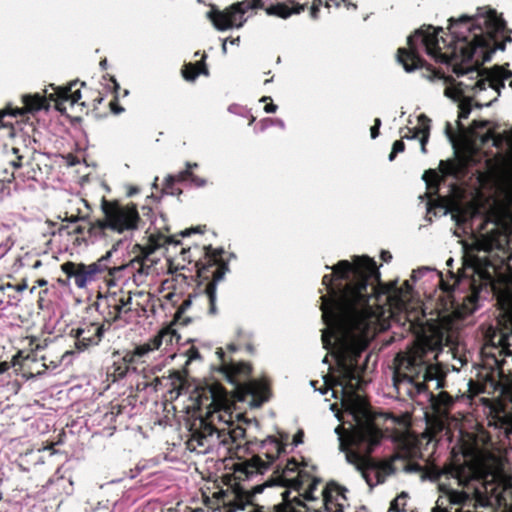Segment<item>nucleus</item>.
Masks as SVG:
<instances>
[{"instance_id":"obj_1","label":"nucleus","mask_w":512,"mask_h":512,"mask_svg":"<svg viewBox=\"0 0 512 512\" xmlns=\"http://www.w3.org/2000/svg\"><path fill=\"white\" fill-rule=\"evenodd\" d=\"M322 278L327 294L321 296L322 319L326 328L322 332L323 348L337 362L339 377L331 380L324 376L325 395H341L343 414L335 416L342 422L334 432L339 449L348 463H381L370 457L383 433L376 423L371 406L356 393L360 388L358 358L368 345L384 312V305L408 312L413 300V288L408 280L398 286L391 282L380 284L375 261L368 256H354L353 261L341 260Z\"/></svg>"},{"instance_id":"obj_2","label":"nucleus","mask_w":512,"mask_h":512,"mask_svg":"<svg viewBox=\"0 0 512 512\" xmlns=\"http://www.w3.org/2000/svg\"><path fill=\"white\" fill-rule=\"evenodd\" d=\"M449 22L453 45L446 44V40L438 36L443 28L433 26L423 27L408 37L409 48L398 49V61L405 71L423 67L424 60L417 50L419 44L435 61L452 65L458 60L471 61L475 57L487 61L492 53L505 50L506 42H512L506 35L505 22L492 9L479 8L473 18L462 16L458 20L450 18Z\"/></svg>"},{"instance_id":"obj_3","label":"nucleus","mask_w":512,"mask_h":512,"mask_svg":"<svg viewBox=\"0 0 512 512\" xmlns=\"http://www.w3.org/2000/svg\"><path fill=\"white\" fill-rule=\"evenodd\" d=\"M422 318H412L407 314L409 329L418 336L417 343L408 351L396 355L393 371V385L398 393H404L413 397L418 394H425L432 407L441 411L453 403L452 397L446 392H439L435 395L431 389L439 390L443 387L444 377L436 365L430 362L429 353L441 351V339L432 340L426 334Z\"/></svg>"},{"instance_id":"obj_4","label":"nucleus","mask_w":512,"mask_h":512,"mask_svg":"<svg viewBox=\"0 0 512 512\" xmlns=\"http://www.w3.org/2000/svg\"><path fill=\"white\" fill-rule=\"evenodd\" d=\"M194 399L198 410L205 414L198 419V425L192 430L188 445L199 453H209L217 447L230 445L244 438L246 430L243 424H256V420L246 418L242 413H233L220 403V393L215 387H197Z\"/></svg>"},{"instance_id":"obj_5","label":"nucleus","mask_w":512,"mask_h":512,"mask_svg":"<svg viewBox=\"0 0 512 512\" xmlns=\"http://www.w3.org/2000/svg\"><path fill=\"white\" fill-rule=\"evenodd\" d=\"M454 72L458 76L468 75L466 80L456 81L453 78L445 80V96L458 102L459 115L457 127L461 132L466 130L462 120L467 119L472 111V97L481 91L491 88L497 95H500L501 89L505 88L506 83L512 89V71L504 66H495L483 77L479 70L469 68L464 71L462 68L455 67Z\"/></svg>"},{"instance_id":"obj_6","label":"nucleus","mask_w":512,"mask_h":512,"mask_svg":"<svg viewBox=\"0 0 512 512\" xmlns=\"http://www.w3.org/2000/svg\"><path fill=\"white\" fill-rule=\"evenodd\" d=\"M216 355L221 362L219 373L232 385L236 400L258 408L269 399L267 384L250 377L251 367L247 363L228 360L222 348L216 350Z\"/></svg>"},{"instance_id":"obj_7","label":"nucleus","mask_w":512,"mask_h":512,"mask_svg":"<svg viewBox=\"0 0 512 512\" xmlns=\"http://www.w3.org/2000/svg\"><path fill=\"white\" fill-rule=\"evenodd\" d=\"M102 211L104 219H98L89 223V232L95 237L102 236L106 229L117 233L136 230L141 220L138 210L134 205H119L104 200L102 202Z\"/></svg>"},{"instance_id":"obj_8","label":"nucleus","mask_w":512,"mask_h":512,"mask_svg":"<svg viewBox=\"0 0 512 512\" xmlns=\"http://www.w3.org/2000/svg\"><path fill=\"white\" fill-rule=\"evenodd\" d=\"M263 6V0H251L248 3L237 2L225 10H219L212 6L206 16L217 30L225 31L233 27L240 28L245 21L243 16L248 9L262 8Z\"/></svg>"},{"instance_id":"obj_9","label":"nucleus","mask_w":512,"mask_h":512,"mask_svg":"<svg viewBox=\"0 0 512 512\" xmlns=\"http://www.w3.org/2000/svg\"><path fill=\"white\" fill-rule=\"evenodd\" d=\"M116 249V245H114L104 256L89 265L68 261L61 265V270L68 278L74 279V283L78 288H85L87 284L97 279L98 274L106 270L110 271L107 263Z\"/></svg>"},{"instance_id":"obj_10","label":"nucleus","mask_w":512,"mask_h":512,"mask_svg":"<svg viewBox=\"0 0 512 512\" xmlns=\"http://www.w3.org/2000/svg\"><path fill=\"white\" fill-rule=\"evenodd\" d=\"M492 281L489 271L480 266L471 265L466 267L464 279L461 280L471 289V294L468 295L467 303H464V313H473L476 310L478 301V294L484 286H487Z\"/></svg>"},{"instance_id":"obj_11","label":"nucleus","mask_w":512,"mask_h":512,"mask_svg":"<svg viewBox=\"0 0 512 512\" xmlns=\"http://www.w3.org/2000/svg\"><path fill=\"white\" fill-rule=\"evenodd\" d=\"M223 252V249H213L211 247L207 250V255L209 256L210 261L213 262L212 265L216 266L212 271V281L206 285L204 290V297L209 303L208 312L211 315H215L217 313V285L224 279L226 273L229 271L228 264L220 259Z\"/></svg>"},{"instance_id":"obj_12","label":"nucleus","mask_w":512,"mask_h":512,"mask_svg":"<svg viewBox=\"0 0 512 512\" xmlns=\"http://www.w3.org/2000/svg\"><path fill=\"white\" fill-rule=\"evenodd\" d=\"M265 445H270L271 450H268L266 452V457L268 458V461H264L260 456H253L248 462H247V474H253V473H264L270 466L271 463L275 461L277 456L285 450V447L281 445L276 439L269 437L265 441Z\"/></svg>"},{"instance_id":"obj_13","label":"nucleus","mask_w":512,"mask_h":512,"mask_svg":"<svg viewBox=\"0 0 512 512\" xmlns=\"http://www.w3.org/2000/svg\"><path fill=\"white\" fill-rule=\"evenodd\" d=\"M104 326L97 323H88L75 330V346L79 351H84L92 345H97L103 336Z\"/></svg>"},{"instance_id":"obj_14","label":"nucleus","mask_w":512,"mask_h":512,"mask_svg":"<svg viewBox=\"0 0 512 512\" xmlns=\"http://www.w3.org/2000/svg\"><path fill=\"white\" fill-rule=\"evenodd\" d=\"M22 102L24 104L23 108H15L11 110H0V125L3 123L4 117L7 115L16 116L23 115L26 112H37L42 109H48L49 105L47 102V98L41 96L40 94L34 95H23Z\"/></svg>"},{"instance_id":"obj_15","label":"nucleus","mask_w":512,"mask_h":512,"mask_svg":"<svg viewBox=\"0 0 512 512\" xmlns=\"http://www.w3.org/2000/svg\"><path fill=\"white\" fill-rule=\"evenodd\" d=\"M76 84V82H73L69 85V87H57L55 88L54 93L49 94L48 97L50 100L56 103L57 110H65V102H70L71 105H74L81 99L82 95L80 89L73 90Z\"/></svg>"},{"instance_id":"obj_16","label":"nucleus","mask_w":512,"mask_h":512,"mask_svg":"<svg viewBox=\"0 0 512 512\" xmlns=\"http://www.w3.org/2000/svg\"><path fill=\"white\" fill-rule=\"evenodd\" d=\"M440 490L444 493L451 504L454 505H467L472 501V492L469 491H458L445 483L439 485Z\"/></svg>"},{"instance_id":"obj_17","label":"nucleus","mask_w":512,"mask_h":512,"mask_svg":"<svg viewBox=\"0 0 512 512\" xmlns=\"http://www.w3.org/2000/svg\"><path fill=\"white\" fill-rule=\"evenodd\" d=\"M163 336H154L152 339L144 344L136 346L133 354L129 358V362H132L135 357L143 358L149 356L150 353L155 352L161 348V338Z\"/></svg>"},{"instance_id":"obj_18","label":"nucleus","mask_w":512,"mask_h":512,"mask_svg":"<svg viewBox=\"0 0 512 512\" xmlns=\"http://www.w3.org/2000/svg\"><path fill=\"white\" fill-rule=\"evenodd\" d=\"M451 477L457 483L459 487H468L470 482L474 480V473L471 468L466 467L464 465H458L449 471Z\"/></svg>"},{"instance_id":"obj_19","label":"nucleus","mask_w":512,"mask_h":512,"mask_svg":"<svg viewBox=\"0 0 512 512\" xmlns=\"http://www.w3.org/2000/svg\"><path fill=\"white\" fill-rule=\"evenodd\" d=\"M205 58L206 55L203 54L202 59L199 62L195 64L188 63L184 66L182 74L187 81H194L200 74L208 75V69L205 65Z\"/></svg>"},{"instance_id":"obj_20","label":"nucleus","mask_w":512,"mask_h":512,"mask_svg":"<svg viewBox=\"0 0 512 512\" xmlns=\"http://www.w3.org/2000/svg\"><path fill=\"white\" fill-rule=\"evenodd\" d=\"M105 304L108 308V312L106 314V318L109 321H116L120 318L122 312H124L123 308L120 306L118 301V295L113 293L104 298L101 305Z\"/></svg>"},{"instance_id":"obj_21","label":"nucleus","mask_w":512,"mask_h":512,"mask_svg":"<svg viewBox=\"0 0 512 512\" xmlns=\"http://www.w3.org/2000/svg\"><path fill=\"white\" fill-rule=\"evenodd\" d=\"M307 7V2L305 3H293L292 4V7H289L285 4H278L276 9H277V14L282 17V18H287L289 16H291L292 14H299L301 12H303Z\"/></svg>"},{"instance_id":"obj_22","label":"nucleus","mask_w":512,"mask_h":512,"mask_svg":"<svg viewBox=\"0 0 512 512\" xmlns=\"http://www.w3.org/2000/svg\"><path fill=\"white\" fill-rule=\"evenodd\" d=\"M418 122L420 125H422V133L421 135L419 136L420 137V145H421V151L423 153L426 152V144L428 142V139H429V122H430V119L425 115V114H421L418 116Z\"/></svg>"},{"instance_id":"obj_23","label":"nucleus","mask_w":512,"mask_h":512,"mask_svg":"<svg viewBox=\"0 0 512 512\" xmlns=\"http://www.w3.org/2000/svg\"><path fill=\"white\" fill-rule=\"evenodd\" d=\"M249 512H272V511H266L263 509L252 507V509ZM273 512H308V509L305 504H303L302 502H299L296 506L289 504V505H286L283 507L275 508Z\"/></svg>"},{"instance_id":"obj_24","label":"nucleus","mask_w":512,"mask_h":512,"mask_svg":"<svg viewBox=\"0 0 512 512\" xmlns=\"http://www.w3.org/2000/svg\"><path fill=\"white\" fill-rule=\"evenodd\" d=\"M408 494L401 492L390 505L389 512H406L405 506L407 504Z\"/></svg>"},{"instance_id":"obj_25","label":"nucleus","mask_w":512,"mask_h":512,"mask_svg":"<svg viewBox=\"0 0 512 512\" xmlns=\"http://www.w3.org/2000/svg\"><path fill=\"white\" fill-rule=\"evenodd\" d=\"M156 336H163L161 338V346L164 344L166 347L171 345L175 338H176V340L179 339V337L176 335L175 331H171L169 329L161 330Z\"/></svg>"},{"instance_id":"obj_26","label":"nucleus","mask_w":512,"mask_h":512,"mask_svg":"<svg viewBox=\"0 0 512 512\" xmlns=\"http://www.w3.org/2000/svg\"><path fill=\"white\" fill-rule=\"evenodd\" d=\"M421 133H422V125H420V127H415V128L406 127L401 130V136H402V138H405V139L419 138Z\"/></svg>"},{"instance_id":"obj_27","label":"nucleus","mask_w":512,"mask_h":512,"mask_svg":"<svg viewBox=\"0 0 512 512\" xmlns=\"http://www.w3.org/2000/svg\"><path fill=\"white\" fill-rule=\"evenodd\" d=\"M77 214L69 215L68 212H65V216L62 218V221H66L69 223H76L78 221H84L87 219V215L82 214L81 209H77Z\"/></svg>"},{"instance_id":"obj_28","label":"nucleus","mask_w":512,"mask_h":512,"mask_svg":"<svg viewBox=\"0 0 512 512\" xmlns=\"http://www.w3.org/2000/svg\"><path fill=\"white\" fill-rule=\"evenodd\" d=\"M437 209H439L443 215H446L447 212H448L447 208L444 205L439 204V205L432 206L431 203H428L426 219L429 222L432 221V218L430 217V214L433 213V215L436 216L437 215V212H436Z\"/></svg>"},{"instance_id":"obj_29","label":"nucleus","mask_w":512,"mask_h":512,"mask_svg":"<svg viewBox=\"0 0 512 512\" xmlns=\"http://www.w3.org/2000/svg\"><path fill=\"white\" fill-rule=\"evenodd\" d=\"M404 149H405V145H404L403 141H401V140L395 141L392 146V151L388 157L389 161H393L395 159L396 155L400 152H403Z\"/></svg>"},{"instance_id":"obj_30","label":"nucleus","mask_w":512,"mask_h":512,"mask_svg":"<svg viewBox=\"0 0 512 512\" xmlns=\"http://www.w3.org/2000/svg\"><path fill=\"white\" fill-rule=\"evenodd\" d=\"M176 177L174 175H168L164 180V189L165 190H171V194H181V190H177V192H174L173 185L176 182Z\"/></svg>"},{"instance_id":"obj_31","label":"nucleus","mask_w":512,"mask_h":512,"mask_svg":"<svg viewBox=\"0 0 512 512\" xmlns=\"http://www.w3.org/2000/svg\"><path fill=\"white\" fill-rule=\"evenodd\" d=\"M118 301L125 313H127L131 310L132 297L130 294H128L126 297L118 296Z\"/></svg>"},{"instance_id":"obj_32","label":"nucleus","mask_w":512,"mask_h":512,"mask_svg":"<svg viewBox=\"0 0 512 512\" xmlns=\"http://www.w3.org/2000/svg\"><path fill=\"white\" fill-rule=\"evenodd\" d=\"M432 271H434V270L429 268V267L418 268L416 270H413L412 275H411V279L415 282L418 279H420L422 276H424L426 273L432 272Z\"/></svg>"},{"instance_id":"obj_33","label":"nucleus","mask_w":512,"mask_h":512,"mask_svg":"<svg viewBox=\"0 0 512 512\" xmlns=\"http://www.w3.org/2000/svg\"><path fill=\"white\" fill-rule=\"evenodd\" d=\"M128 366L126 364L118 365L114 367L113 375L115 378L122 379L127 375Z\"/></svg>"},{"instance_id":"obj_34","label":"nucleus","mask_w":512,"mask_h":512,"mask_svg":"<svg viewBox=\"0 0 512 512\" xmlns=\"http://www.w3.org/2000/svg\"><path fill=\"white\" fill-rule=\"evenodd\" d=\"M321 5H322V0H314L312 6L310 7V16L313 19L318 18V12L320 10Z\"/></svg>"},{"instance_id":"obj_35","label":"nucleus","mask_w":512,"mask_h":512,"mask_svg":"<svg viewBox=\"0 0 512 512\" xmlns=\"http://www.w3.org/2000/svg\"><path fill=\"white\" fill-rule=\"evenodd\" d=\"M229 504L231 505V509L229 512H236L237 510H244L245 506L247 505V502L240 499V500H234L233 504H231V502H229Z\"/></svg>"},{"instance_id":"obj_36","label":"nucleus","mask_w":512,"mask_h":512,"mask_svg":"<svg viewBox=\"0 0 512 512\" xmlns=\"http://www.w3.org/2000/svg\"><path fill=\"white\" fill-rule=\"evenodd\" d=\"M380 126H381V120L379 118H376L374 120V125L370 129L372 139H375L378 137Z\"/></svg>"},{"instance_id":"obj_37","label":"nucleus","mask_w":512,"mask_h":512,"mask_svg":"<svg viewBox=\"0 0 512 512\" xmlns=\"http://www.w3.org/2000/svg\"><path fill=\"white\" fill-rule=\"evenodd\" d=\"M13 153L15 155H17V160L16 161H12L11 164L12 166L15 168V169H18L20 167H22L24 164H23V156L22 155H18L19 153V149L18 148H13L12 149Z\"/></svg>"},{"instance_id":"obj_38","label":"nucleus","mask_w":512,"mask_h":512,"mask_svg":"<svg viewBox=\"0 0 512 512\" xmlns=\"http://www.w3.org/2000/svg\"><path fill=\"white\" fill-rule=\"evenodd\" d=\"M190 181L196 186V187H204L207 184V180L204 178H201L197 175H194L192 173L190 177Z\"/></svg>"},{"instance_id":"obj_39","label":"nucleus","mask_w":512,"mask_h":512,"mask_svg":"<svg viewBox=\"0 0 512 512\" xmlns=\"http://www.w3.org/2000/svg\"><path fill=\"white\" fill-rule=\"evenodd\" d=\"M445 133H446V136L449 139V141L451 143H454L455 142V134H454L452 125L449 122L446 123Z\"/></svg>"},{"instance_id":"obj_40","label":"nucleus","mask_w":512,"mask_h":512,"mask_svg":"<svg viewBox=\"0 0 512 512\" xmlns=\"http://www.w3.org/2000/svg\"><path fill=\"white\" fill-rule=\"evenodd\" d=\"M88 233L90 236H92L89 232V226L86 227V226H83V225H78L76 226L73 231L71 232L72 234H76V235H83L85 233Z\"/></svg>"},{"instance_id":"obj_41","label":"nucleus","mask_w":512,"mask_h":512,"mask_svg":"<svg viewBox=\"0 0 512 512\" xmlns=\"http://www.w3.org/2000/svg\"><path fill=\"white\" fill-rule=\"evenodd\" d=\"M187 355H188V362L200 358V354H199L198 350L194 347H191L188 349Z\"/></svg>"},{"instance_id":"obj_42","label":"nucleus","mask_w":512,"mask_h":512,"mask_svg":"<svg viewBox=\"0 0 512 512\" xmlns=\"http://www.w3.org/2000/svg\"><path fill=\"white\" fill-rule=\"evenodd\" d=\"M192 175V172L188 169L184 170V171H181L178 175H176V180L177 181H184L186 179H190Z\"/></svg>"},{"instance_id":"obj_43","label":"nucleus","mask_w":512,"mask_h":512,"mask_svg":"<svg viewBox=\"0 0 512 512\" xmlns=\"http://www.w3.org/2000/svg\"><path fill=\"white\" fill-rule=\"evenodd\" d=\"M110 107H111V110L113 111V113H115V114H120L121 112L124 111V108L118 105L117 99H115L114 101H112L110 103Z\"/></svg>"},{"instance_id":"obj_44","label":"nucleus","mask_w":512,"mask_h":512,"mask_svg":"<svg viewBox=\"0 0 512 512\" xmlns=\"http://www.w3.org/2000/svg\"><path fill=\"white\" fill-rule=\"evenodd\" d=\"M298 469V463L296 460L291 459L286 465V471L294 472Z\"/></svg>"},{"instance_id":"obj_45","label":"nucleus","mask_w":512,"mask_h":512,"mask_svg":"<svg viewBox=\"0 0 512 512\" xmlns=\"http://www.w3.org/2000/svg\"><path fill=\"white\" fill-rule=\"evenodd\" d=\"M277 105L273 104V103H268L266 104V106L264 107V111L266 113H275L277 111Z\"/></svg>"},{"instance_id":"obj_46","label":"nucleus","mask_w":512,"mask_h":512,"mask_svg":"<svg viewBox=\"0 0 512 512\" xmlns=\"http://www.w3.org/2000/svg\"><path fill=\"white\" fill-rule=\"evenodd\" d=\"M302 442H303V432H302V431H300V432H298V433L294 436V438H293V444H294L295 446H297V445L301 444Z\"/></svg>"},{"instance_id":"obj_47","label":"nucleus","mask_w":512,"mask_h":512,"mask_svg":"<svg viewBox=\"0 0 512 512\" xmlns=\"http://www.w3.org/2000/svg\"><path fill=\"white\" fill-rule=\"evenodd\" d=\"M322 495L324 496L325 506H326L327 510H329L330 512L342 511L341 509H336L335 511H332L330 506H329L330 505L329 496L325 493V490L322 491Z\"/></svg>"},{"instance_id":"obj_48","label":"nucleus","mask_w":512,"mask_h":512,"mask_svg":"<svg viewBox=\"0 0 512 512\" xmlns=\"http://www.w3.org/2000/svg\"><path fill=\"white\" fill-rule=\"evenodd\" d=\"M317 484H318V481H313V483L310 484L309 491L307 492V498H310V499L314 498L313 491L316 489Z\"/></svg>"},{"instance_id":"obj_49","label":"nucleus","mask_w":512,"mask_h":512,"mask_svg":"<svg viewBox=\"0 0 512 512\" xmlns=\"http://www.w3.org/2000/svg\"><path fill=\"white\" fill-rule=\"evenodd\" d=\"M381 259L385 262H389L392 259V255L389 251H382Z\"/></svg>"},{"instance_id":"obj_50","label":"nucleus","mask_w":512,"mask_h":512,"mask_svg":"<svg viewBox=\"0 0 512 512\" xmlns=\"http://www.w3.org/2000/svg\"><path fill=\"white\" fill-rule=\"evenodd\" d=\"M10 368V364L8 362H0V374L5 373Z\"/></svg>"},{"instance_id":"obj_51","label":"nucleus","mask_w":512,"mask_h":512,"mask_svg":"<svg viewBox=\"0 0 512 512\" xmlns=\"http://www.w3.org/2000/svg\"><path fill=\"white\" fill-rule=\"evenodd\" d=\"M485 126H486V123L483 122V121H476V120H474L473 123H472V128L473 129L484 128Z\"/></svg>"},{"instance_id":"obj_52","label":"nucleus","mask_w":512,"mask_h":512,"mask_svg":"<svg viewBox=\"0 0 512 512\" xmlns=\"http://www.w3.org/2000/svg\"><path fill=\"white\" fill-rule=\"evenodd\" d=\"M7 288L11 289V288H13V285L10 283H7V284L0 283V295H2L4 290Z\"/></svg>"},{"instance_id":"obj_53","label":"nucleus","mask_w":512,"mask_h":512,"mask_svg":"<svg viewBox=\"0 0 512 512\" xmlns=\"http://www.w3.org/2000/svg\"><path fill=\"white\" fill-rule=\"evenodd\" d=\"M17 291L19 292H22L24 291L26 288H27V284L26 283H22V284H19L17 285L16 287H14Z\"/></svg>"},{"instance_id":"obj_54","label":"nucleus","mask_w":512,"mask_h":512,"mask_svg":"<svg viewBox=\"0 0 512 512\" xmlns=\"http://www.w3.org/2000/svg\"><path fill=\"white\" fill-rule=\"evenodd\" d=\"M190 305H191V300L190 299L185 300L183 302V304L181 305L180 311H183L185 308H187Z\"/></svg>"},{"instance_id":"obj_55","label":"nucleus","mask_w":512,"mask_h":512,"mask_svg":"<svg viewBox=\"0 0 512 512\" xmlns=\"http://www.w3.org/2000/svg\"><path fill=\"white\" fill-rule=\"evenodd\" d=\"M332 2H333L337 7H339L340 2H338L337 0H327V1H326V7H330V5L332 4Z\"/></svg>"},{"instance_id":"obj_56","label":"nucleus","mask_w":512,"mask_h":512,"mask_svg":"<svg viewBox=\"0 0 512 512\" xmlns=\"http://www.w3.org/2000/svg\"><path fill=\"white\" fill-rule=\"evenodd\" d=\"M186 167L188 170H190L191 168H197L198 167V164L197 163H190V162H187L186 163Z\"/></svg>"},{"instance_id":"obj_57","label":"nucleus","mask_w":512,"mask_h":512,"mask_svg":"<svg viewBox=\"0 0 512 512\" xmlns=\"http://www.w3.org/2000/svg\"><path fill=\"white\" fill-rule=\"evenodd\" d=\"M275 123L282 129L285 127V124L281 119H276Z\"/></svg>"},{"instance_id":"obj_58","label":"nucleus","mask_w":512,"mask_h":512,"mask_svg":"<svg viewBox=\"0 0 512 512\" xmlns=\"http://www.w3.org/2000/svg\"><path fill=\"white\" fill-rule=\"evenodd\" d=\"M239 41H240V38H239V37H237V38H233V39H231V40H230V43H231V44H238V43H239Z\"/></svg>"},{"instance_id":"obj_59","label":"nucleus","mask_w":512,"mask_h":512,"mask_svg":"<svg viewBox=\"0 0 512 512\" xmlns=\"http://www.w3.org/2000/svg\"><path fill=\"white\" fill-rule=\"evenodd\" d=\"M227 41H228V39L224 40V42L222 44V51H223V53H226V51H227V48H226Z\"/></svg>"},{"instance_id":"obj_60","label":"nucleus","mask_w":512,"mask_h":512,"mask_svg":"<svg viewBox=\"0 0 512 512\" xmlns=\"http://www.w3.org/2000/svg\"><path fill=\"white\" fill-rule=\"evenodd\" d=\"M267 100H271V98L269 96H263L260 101L266 102Z\"/></svg>"},{"instance_id":"obj_61","label":"nucleus","mask_w":512,"mask_h":512,"mask_svg":"<svg viewBox=\"0 0 512 512\" xmlns=\"http://www.w3.org/2000/svg\"><path fill=\"white\" fill-rule=\"evenodd\" d=\"M79 202L82 203L85 207H89L87 201H85L84 199H80Z\"/></svg>"},{"instance_id":"obj_62","label":"nucleus","mask_w":512,"mask_h":512,"mask_svg":"<svg viewBox=\"0 0 512 512\" xmlns=\"http://www.w3.org/2000/svg\"><path fill=\"white\" fill-rule=\"evenodd\" d=\"M230 351H236V346L234 344H231L228 346Z\"/></svg>"},{"instance_id":"obj_63","label":"nucleus","mask_w":512,"mask_h":512,"mask_svg":"<svg viewBox=\"0 0 512 512\" xmlns=\"http://www.w3.org/2000/svg\"><path fill=\"white\" fill-rule=\"evenodd\" d=\"M137 192H138V190H137L136 188H134L133 190H131V191L129 192V195L131 196V195H133V194H135V193H137Z\"/></svg>"},{"instance_id":"obj_64","label":"nucleus","mask_w":512,"mask_h":512,"mask_svg":"<svg viewBox=\"0 0 512 512\" xmlns=\"http://www.w3.org/2000/svg\"><path fill=\"white\" fill-rule=\"evenodd\" d=\"M452 262H453V259H452V258H450V259H448V260H447L446 264H447L448 266H451V265H452Z\"/></svg>"}]
</instances>
